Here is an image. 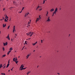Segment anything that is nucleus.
Wrapping results in <instances>:
<instances>
[{
  "label": "nucleus",
  "instance_id": "nucleus-38",
  "mask_svg": "<svg viewBox=\"0 0 75 75\" xmlns=\"http://www.w3.org/2000/svg\"><path fill=\"white\" fill-rule=\"evenodd\" d=\"M10 25H9L8 27V29H9V28H10Z\"/></svg>",
  "mask_w": 75,
  "mask_h": 75
},
{
  "label": "nucleus",
  "instance_id": "nucleus-51",
  "mask_svg": "<svg viewBox=\"0 0 75 75\" xmlns=\"http://www.w3.org/2000/svg\"><path fill=\"white\" fill-rule=\"evenodd\" d=\"M0 20H1V21H2V20H3V19H0Z\"/></svg>",
  "mask_w": 75,
  "mask_h": 75
},
{
  "label": "nucleus",
  "instance_id": "nucleus-13",
  "mask_svg": "<svg viewBox=\"0 0 75 75\" xmlns=\"http://www.w3.org/2000/svg\"><path fill=\"white\" fill-rule=\"evenodd\" d=\"M3 27L4 28V27H6V24H3Z\"/></svg>",
  "mask_w": 75,
  "mask_h": 75
},
{
  "label": "nucleus",
  "instance_id": "nucleus-11",
  "mask_svg": "<svg viewBox=\"0 0 75 75\" xmlns=\"http://www.w3.org/2000/svg\"><path fill=\"white\" fill-rule=\"evenodd\" d=\"M47 13H46V16L47 17H48V11H47Z\"/></svg>",
  "mask_w": 75,
  "mask_h": 75
},
{
  "label": "nucleus",
  "instance_id": "nucleus-52",
  "mask_svg": "<svg viewBox=\"0 0 75 75\" xmlns=\"http://www.w3.org/2000/svg\"><path fill=\"white\" fill-rule=\"evenodd\" d=\"M59 75V73H57Z\"/></svg>",
  "mask_w": 75,
  "mask_h": 75
},
{
  "label": "nucleus",
  "instance_id": "nucleus-1",
  "mask_svg": "<svg viewBox=\"0 0 75 75\" xmlns=\"http://www.w3.org/2000/svg\"><path fill=\"white\" fill-rule=\"evenodd\" d=\"M33 34H34L33 32H32V33L31 32H30L26 33V34L27 35H30V37H31V36L33 35Z\"/></svg>",
  "mask_w": 75,
  "mask_h": 75
},
{
  "label": "nucleus",
  "instance_id": "nucleus-4",
  "mask_svg": "<svg viewBox=\"0 0 75 75\" xmlns=\"http://www.w3.org/2000/svg\"><path fill=\"white\" fill-rule=\"evenodd\" d=\"M39 18H38L35 21V23H37V22H38V21H39Z\"/></svg>",
  "mask_w": 75,
  "mask_h": 75
},
{
  "label": "nucleus",
  "instance_id": "nucleus-23",
  "mask_svg": "<svg viewBox=\"0 0 75 75\" xmlns=\"http://www.w3.org/2000/svg\"><path fill=\"white\" fill-rule=\"evenodd\" d=\"M9 65H10V64H8L7 66L6 67V68H8V67H9Z\"/></svg>",
  "mask_w": 75,
  "mask_h": 75
},
{
  "label": "nucleus",
  "instance_id": "nucleus-55",
  "mask_svg": "<svg viewBox=\"0 0 75 75\" xmlns=\"http://www.w3.org/2000/svg\"><path fill=\"white\" fill-rule=\"evenodd\" d=\"M0 34H1V31H0Z\"/></svg>",
  "mask_w": 75,
  "mask_h": 75
},
{
  "label": "nucleus",
  "instance_id": "nucleus-30",
  "mask_svg": "<svg viewBox=\"0 0 75 75\" xmlns=\"http://www.w3.org/2000/svg\"><path fill=\"white\" fill-rule=\"evenodd\" d=\"M1 74L2 75H6V74H5V73H1Z\"/></svg>",
  "mask_w": 75,
  "mask_h": 75
},
{
  "label": "nucleus",
  "instance_id": "nucleus-18",
  "mask_svg": "<svg viewBox=\"0 0 75 75\" xmlns=\"http://www.w3.org/2000/svg\"><path fill=\"white\" fill-rule=\"evenodd\" d=\"M39 6H38L36 8V10H38V8H39Z\"/></svg>",
  "mask_w": 75,
  "mask_h": 75
},
{
  "label": "nucleus",
  "instance_id": "nucleus-7",
  "mask_svg": "<svg viewBox=\"0 0 75 75\" xmlns=\"http://www.w3.org/2000/svg\"><path fill=\"white\" fill-rule=\"evenodd\" d=\"M19 70L20 71H22V70H23V67H22V66H21L19 68Z\"/></svg>",
  "mask_w": 75,
  "mask_h": 75
},
{
  "label": "nucleus",
  "instance_id": "nucleus-6",
  "mask_svg": "<svg viewBox=\"0 0 75 75\" xmlns=\"http://www.w3.org/2000/svg\"><path fill=\"white\" fill-rule=\"evenodd\" d=\"M3 45L4 46H6V45H7V44H8V43L7 42H6V43H3Z\"/></svg>",
  "mask_w": 75,
  "mask_h": 75
},
{
  "label": "nucleus",
  "instance_id": "nucleus-29",
  "mask_svg": "<svg viewBox=\"0 0 75 75\" xmlns=\"http://www.w3.org/2000/svg\"><path fill=\"white\" fill-rule=\"evenodd\" d=\"M39 19L40 20L41 19V16L40 15H39Z\"/></svg>",
  "mask_w": 75,
  "mask_h": 75
},
{
  "label": "nucleus",
  "instance_id": "nucleus-35",
  "mask_svg": "<svg viewBox=\"0 0 75 75\" xmlns=\"http://www.w3.org/2000/svg\"><path fill=\"white\" fill-rule=\"evenodd\" d=\"M42 8L40 9L39 10V11H41V10H42Z\"/></svg>",
  "mask_w": 75,
  "mask_h": 75
},
{
  "label": "nucleus",
  "instance_id": "nucleus-12",
  "mask_svg": "<svg viewBox=\"0 0 75 75\" xmlns=\"http://www.w3.org/2000/svg\"><path fill=\"white\" fill-rule=\"evenodd\" d=\"M37 43V42H36L35 43H32V45H33V46H34V45H35Z\"/></svg>",
  "mask_w": 75,
  "mask_h": 75
},
{
  "label": "nucleus",
  "instance_id": "nucleus-31",
  "mask_svg": "<svg viewBox=\"0 0 75 75\" xmlns=\"http://www.w3.org/2000/svg\"><path fill=\"white\" fill-rule=\"evenodd\" d=\"M27 42V41H25V44H27V43H26Z\"/></svg>",
  "mask_w": 75,
  "mask_h": 75
},
{
  "label": "nucleus",
  "instance_id": "nucleus-56",
  "mask_svg": "<svg viewBox=\"0 0 75 75\" xmlns=\"http://www.w3.org/2000/svg\"><path fill=\"white\" fill-rule=\"evenodd\" d=\"M8 71V72H10V70H9Z\"/></svg>",
  "mask_w": 75,
  "mask_h": 75
},
{
  "label": "nucleus",
  "instance_id": "nucleus-50",
  "mask_svg": "<svg viewBox=\"0 0 75 75\" xmlns=\"http://www.w3.org/2000/svg\"><path fill=\"white\" fill-rule=\"evenodd\" d=\"M11 41L13 42V39H11Z\"/></svg>",
  "mask_w": 75,
  "mask_h": 75
},
{
  "label": "nucleus",
  "instance_id": "nucleus-36",
  "mask_svg": "<svg viewBox=\"0 0 75 75\" xmlns=\"http://www.w3.org/2000/svg\"><path fill=\"white\" fill-rule=\"evenodd\" d=\"M31 40V38H29L27 39L26 40Z\"/></svg>",
  "mask_w": 75,
  "mask_h": 75
},
{
  "label": "nucleus",
  "instance_id": "nucleus-58",
  "mask_svg": "<svg viewBox=\"0 0 75 75\" xmlns=\"http://www.w3.org/2000/svg\"><path fill=\"white\" fill-rule=\"evenodd\" d=\"M70 35H71L70 34H69V36Z\"/></svg>",
  "mask_w": 75,
  "mask_h": 75
},
{
  "label": "nucleus",
  "instance_id": "nucleus-20",
  "mask_svg": "<svg viewBox=\"0 0 75 75\" xmlns=\"http://www.w3.org/2000/svg\"><path fill=\"white\" fill-rule=\"evenodd\" d=\"M16 59H17V57L13 58V61L14 59V60H15V61H16Z\"/></svg>",
  "mask_w": 75,
  "mask_h": 75
},
{
  "label": "nucleus",
  "instance_id": "nucleus-34",
  "mask_svg": "<svg viewBox=\"0 0 75 75\" xmlns=\"http://www.w3.org/2000/svg\"><path fill=\"white\" fill-rule=\"evenodd\" d=\"M10 52H8V53H7V55H9V54H10Z\"/></svg>",
  "mask_w": 75,
  "mask_h": 75
},
{
  "label": "nucleus",
  "instance_id": "nucleus-22",
  "mask_svg": "<svg viewBox=\"0 0 75 75\" xmlns=\"http://www.w3.org/2000/svg\"><path fill=\"white\" fill-rule=\"evenodd\" d=\"M30 26V25L28 24V25L27 26V27L29 28V27Z\"/></svg>",
  "mask_w": 75,
  "mask_h": 75
},
{
  "label": "nucleus",
  "instance_id": "nucleus-45",
  "mask_svg": "<svg viewBox=\"0 0 75 75\" xmlns=\"http://www.w3.org/2000/svg\"><path fill=\"white\" fill-rule=\"evenodd\" d=\"M4 10H5V8H3V11H4Z\"/></svg>",
  "mask_w": 75,
  "mask_h": 75
},
{
  "label": "nucleus",
  "instance_id": "nucleus-40",
  "mask_svg": "<svg viewBox=\"0 0 75 75\" xmlns=\"http://www.w3.org/2000/svg\"><path fill=\"white\" fill-rule=\"evenodd\" d=\"M11 50H9V51L8 52L10 53V52H11Z\"/></svg>",
  "mask_w": 75,
  "mask_h": 75
},
{
  "label": "nucleus",
  "instance_id": "nucleus-54",
  "mask_svg": "<svg viewBox=\"0 0 75 75\" xmlns=\"http://www.w3.org/2000/svg\"><path fill=\"white\" fill-rule=\"evenodd\" d=\"M6 19L7 20H8V18Z\"/></svg>",
  "mask_w": 75,
  "mask_h": 75
},
{
  "label": "nucleus",
  "instance_id": "nucleus-60",
  "mask_svg": "<svg viewBox=\"0 0 75 75\" xmlns=\"http://www.w3.org/2000/svg\"><path fill=\"white\" fill-rule=\"evenodd\" d=\"M10 20H11V19L9 20V21H10Z\"/></svg>",
  "mask_w": 75,
  "mask_h": 75
},
{
  "label": "nucleus",
  "instance_id": "nucleus-46",
  "mask_svg": "<svg viewBox=\"0 0 75 75\" xmlns=\"http://www.w3.org/2000/svg\"><path fill=\"white\" fill-rule=\"evenodd\" d=\"M29 21H30L29 22H30V23H31V20H30Z\"/></svg>",
  "mask_w": 75,
  "mask_h": 75
},
{
  "label": "nucleus",
  "instance_id": "nucleus-25",
  "mask_svg": "<svg viewBox=\"0 0 75 75\" xmlns=\"http://www.w3.org/2000/svg\"><path fill=\"white\" fill-rule=\"evenodd\" d=\"M23 67H23H24V66L23 65V64H22L21 67Z\"/></svg>",
  "mask_w": 75,
  "mask_h": 75
},
{
  "label": "nucleus",
  "instance_id": "nucleus-17",
  "mask_svg": "<svg viewBox=\"0 0 75 75\" xmlns=\"http://www.w3.org/2000/svg\"><path fill=\"white\" fill-rule=\"evenodd\" d=\"M30 72L31 71H28L27 73V75H28V74H30Z\"/></svg>",
  "mask_w": 75,
  "mask_h": 75
},
{
  "label": "nucleus",
  "instance_id": "nucleus-24",
  "mask_svg": "<svg viewBox=\"0 0 75 75\" xmlns=\"http://www.w3.org/2000/svg\"><path fill=\"white\" fill-rule=\"evenodd\" d=\"M45 0H43V4H45Z\"/></svg>",
  "mask_w": 75,
  "mask_h": 75
},
{
  "label": "nucleus",
  "instance_id": "nucleus-28",
  "mask_svg": "<svg viewBox=\"0 0 75 75\" xmlns=\"http://www.w3.org/2000/svg\"><path fill=\"white\" fill-rule=\"evenodd\" d=\"M31 23V22L29 21L28 23V24L29 25Z\"/></svg>",
  "mask_w": 75,
  "mask_h": 75
},
{
  "label": "nucleus",
  "instance_id": "nucleus-19",
  "mask_svg": "<svg viewBox=\"0 0 75 75\" xmlns=\"http://www.w3.org/2000/svg\"><path fill=\"white\" fill-rule=\"evenodd\" d=\"M5 18L6 19H7V18H8V17L7 16V15H6V16H5Z\"/></svg>",
  "mask_w": 75,
  "mask_h": 75
},
{
  "label": "nucleus",
  "instance_id": "nucleus-26",
  "mask_svg": "<svg viewBox=\"0 0 75 75\" xmlns=\"http://www.w3.org/2000/svg\"><path fill=\"white\" fill-rule=\"evenodd\" d=\"M1 67H2V64H1L0 65V69L1 68Z\"/></svg>",
  "mask_w": 75,
  "mask_h": 75
},
{
  "label": "nucleus",
  "instance_id": "nucleus-62",
  "mask_svg": "<svg viewBox=\"0 0 75 75\" xmlns=\"http://www.w3.org/2000/svg\"><path fill=\"white\" fill-rule=\"evenodd\" d=\"M13 3H14V1H13Z\"/></svg>",
  "mask_w": 75,
  "mask_h": 75
},
{
  "label": "nucleus",
  "instance_id": "nucleus-37",
  "mask_svg": "<svg viewBox=\"0 0 75 75\" xmlns=\"http://www.w3.org/2000/svg\"><path fill=\"white\" fill-rule=\"evenodd\" d=\"M24 47H25V46H24V47H23V48H22V50H23V49H24Z\"/></svg>",
  "mask_w": 75,
  "mask_h": 75
},
{
  "label": "nucleus",
  "instance_id": "nucleus-10",
  "mask_svg": "<svg viewBox=\"0 0 75 75\" xmlns=\"http://www.w3.org/2000/svg\"><path fill=\"white\" fill-rule=\"evenodd\" d=\"M6 38H7L8 40H10V37H9V35H8L7 36Z\"/></svg>",
  "mask_w": 75,
  "mask_h": 75
},
{
  "label": "nucleus",
  "instance_id": "nucleus-3",
  "mask_svg": "<svg viewBox=\"0 0 75 75\" xmlns=\"http://www.w3.org/2000/svg\"><path fill=\"white\" fill-rule=\"evenodd\" d=\"M30 55H31V53L28 54L26 56V59H28Z\"/></svg>",
  "mask_w": 75,
  "mask_h": 75
},
{
  "label": "nucleus",
  "instance_id": "nucleus-64",
  "mask_svg": "<svg viewBox=\"0 0 75 75\" xmlns=\"http://www.w3.org/2000/svg\"><path fill=\"white\" fill-rule=\"evenodd\" d=\"M24 45H25V43H24Z\"/></svg>",
  "mask_w": 75,
  "mask_h": 75
},
{
  "label": "nucleus",
  "instance_id": "nucleus-61",
  "mask_svg": "<svg viewBox=\"0 0 75 75\" xmlns=\"http://www.w3.org/2000/svg\"><path fill=\"white\" fill-rule=\"evenodd\" d=\"M18 57L20 58V56H18Z\"/></svg>",
  "mask_w": 75,
  "mask_h": 75
},
{
  "label": "nucleus",
  "instance_id": "nucleus-41",
  "mask_svg": "<svg viewBox=\"0 0 75 75\" xmlns=\"http://www.w3.org/2000/svg\"><path fill=\"white\" fill-rule=\"evenodd\" d=\"M13 68H14V67H13L12 69H11V71H13Z\"/></svg>",
  "mask_w": 75,
  "mask_h": 75
},
{
  "label": "nucleus",
  "instance_id": "nucleus-2",
  "mask_svg": "<svg viewBox=\"0 0 75 75\" xmlns=\"http://www.w3.org/2000/svg\"><path fill=\"white\" fill-rule=\"evenodd\" d=\"M57 11H58V8H56L54 12L53 13V14L52 16H54V14H56V12H57Z\"/></svg>",
  "mask_w": 75,
  "mask_h": 75
},
{
  "label": "nucleus",
  "instance_id": "nucleus-49",
  "mask_svg": "<svg viewBox=\"0 0 75 75\" xmlns=\"http://www.w3.org/2000/svg\"><path fill=\"white\" fill-rule=\"evenodd\" d=\"M27 13H26V15H25V16L26 17V16H27Z\"/></svg>",
  "mask_w": 75,
  "mask_h": 75
},
{
  "label": "nucleus",
  "instance_id": "nucleus-57",
  "mask_svg": "<svg viewBox=\"0 0 75 75\" xmlns=\"http://www.w3.org/2000/svg\"><path fill=\"white\" fill-rule=\"evenodd\" d=\"M35 50H34L33 51V52H35Z\"/></svg>",
  "mask_w": 75,
  "mask_h": 75
},
{
  "label": "nucleus",
  "instance_id": "nucleus-47",
  "mask_svg": "<svg viewBox=\"0 0 75 75\" xmlns=\"http://www.w3.org/2000/svg\"><path fill=\"white\" fill-rule=\"evenodd\" d=\"M39 8H40V7H41V8H42V7H41V6H39Z\"/></svg>",
  "mask_w": 75,
  "mask_h": 75
},
{
  "label": "nucleus",
  "instance_id": "nucleus-21",
  "mask_svg": "<svg viewBox=\"0 0 75 75\" xmlns=\"http://www.w3.org/2000/svg\"><path fill=\"white\" fill-rule=\"evenodd\" d=\"M4 21L5 22H8V21L6 19V18H5Z\"/></svg>",
  "mask_w": 75,
  "mask_h": 75
},
{
  "label": "nucleus",
  "instance_id": "nucleus-39",
  "mask_svg": "<svg viewBox=\"0 0 75 75\" xmlns=\"http://www.w3.org/2000/svg\"><path fill=\"white\" fill-rule=\"evenodd\" d=\"M29 14V13L28 12L27 14L26 13V16H28V14Z\"/></svg>",
  "mask_w": 75,
  "mask_h": 75
},
{
  "label": "nucleus",
  "instance_id": "nucleus-9",
  "mask_svg": "<svg viewBox=\"0 0 75 75\" xmlns=\"http://www.w3.org/2000/svg\"><path fill=\"white\" fill-rule=\"evenodd\" d=\"M51 21V20L50 18V16H49L48 18L47 19V21L50 22Z\"/></svg>",
  "mask_w": 75,
  "mask_h": 75
},
{
  "label": "nucleus",
  "instance_id": "nucleus-63",
  "mask_svg": "<svg viewBox=\"0 0 75 75\" xmlns=\"http://www.w3.org/2000/svg\"><path fill=\"white\" fill-rule=\"evenodd\" d=\"M16 52V51H15V52Z\"/></svg>",
  "mask_w": 75,
  "mask_h": 75
},
{
  "label": "nucleus",
  "instance_id": "nucleus-42",
  "mask_svg": "<svg viewBox=\"0 0 75 75\" xmlns=\"http://www.w3.org/2000/svg\"><path fill=\"white\" fill-rule=\"evenodd\" d=\"M42 41H43L42 40H41V43H42Z\"/></svg>",
  "mask_w": 75,
  "mask_h": 75
},
{
  "label": "nucleus",
  "instance_id": "nucleus-14",
  "mask_svg": "<svg viewBox=\"0 0 75 75\" xmlns=\"http://www.w3.org/2000/svg\"><path fill=\"white\" fill-rule=\"evenodd\" d=\"M54 11V9H51L50 10V11L51 12H52V11Z\"/></svg>",
  "mask_w": 75,
  "mask_h": 75
},
{
  "label": "nucleus",
  "instance_id": "nucleus-53",
  "mask_svg": "<svg viewBox=\"0 0 75 75\" xmlns=\"http://www.w3.org/2000/svg\"><path fill=\"white\" fill-rule=\"evenodd\" d=\"M16 36H17V34H16Z\"/></svg>",
  "mask_w": 75,
  "mask_h": 75
},
{
  "label": "nucleus",
  "instance_id": "nucleus-33",
  "mask_svg": "<svg viewBox=\"0 0 75 75\" xmlns=\"http://www.w3.org/2000/svg\"><path fill=\"white\" fill-rule=\"evenodd\" d=\"M8 64H10V60H8Z\"/></svg>",
  "mask_w": 75,
  "mask_h": 75
},
{
  "label": "nucleus",
  "instance_id": "nucleus-15",
  "mask_svg": "<svg viewBox=\"0 0 75 75\" xmlns=\"http://www.w3.org/2000/svg\"><path fill=\"white\" fill-rule=\"evenodd\" d=\"M6 54H4V55H3L2 57H1L2 58H4V57H6Z\"/></svg>",
  "mask_w": 75,
  "mask_h": 75
},
{
  "label": "nucleus",
  "instance_id": "nucleus-59",
  "mask_svg": "<svg viewBox=\"0 0 75 75\" xmlns=\"http://www.w3.org/2000/svg\"><path fill=\"white\" fill-rule=\"evenodd\" d=\"M4 17H3V19H4Z\"/></svg>",
  "mask_w": 75,
  "mask_h": 75
},
{
  "label": "nucleus",
  "instance_id": "nucleus-44",
  "mask_svg": "<svg viewBox=\"0 0 75 75\" xmlns=\"http://www.w3.org/2000/svg\"><path fill=\"white\" fill-rule=\"evenodd\" d=\"M21 12H22V11H21L20 12H18V13H21Z\"/></svg>",
  "mask_w": 75,
  "mask_h": 75
},
{
  "label": "nucleus",
  "instance_id": "nucleus-5",
  "mask_svg": "<svg viewBox=\"0 0 75 75\" xmlns=\"http://www.w3.org/2000/svg\"><path fill=\"white\" fill-rule=\"evenodd\" d=\"M14 31L15 32H16V29L15 26H14L13 27V33H14Z\"/></svg>",
  "mask_w": 75,
  "mask_h": 75
},
{
  "label": "nucleus",
  "instance_id": "nucleus-48",
  "mask_svg": "<svg viewBox=\"0 0 75 75\" xmlns=\"http://www.w3.org/2000/svg\"><path fill=\"white\" fill-rule=\"evenodd\" d=\"M4 68H6V66H4V67H3V69H4Z\"/></svg>",
  "mask_w": 75,
  "mask_h": 75
},
{
  "label": "nucleus",
  "instance_id": "nucleus-16",
  "mask_svg": "<svg viewBox=\"0 0 75 75\" xmlns=\"http://www.w3.org/2000/svg\"><path fill=\"white\" fill-rule=\"evenodd\" d=\"M9 50L10 51H11V50H13V48H12V47H11L10 49H9Z\"/></svg>",
  "mask_w": 75,
  "mask_h": 75
},
{
  "label": "nucleus",
  "instance_id": "nucleus-27",
  "mask_svg": "<svg viewBox=\"0 0 75 75\" xmlns=\"http://www.w3.org/2000/svg\"><path fill=\"white\" fill-rule=\"evenodd\" d=\"M3 50L4 51L5 50V49H4V47H3Z\"/></svg>",
  "mask_w": 75,
  "mask_h": 75
},
{
  "label": "nucleus",
  "instance_id": "nucleus-32",
  "mask_svg": "<svg viewBox=\"0 0 75 75\" xmlns=\"http://www.w3.org/2000/svg\"><path fill=\"white\" fill-rule=\"evenodd\" d=\"M24 9V7H23L21 11H23V10Z\"/></svg>",
  "mask_w": 75,
  "mask_h": 75
},
{
  "label": "nucleus",
  "instance_id": "nucleus-8",
  "mask_svg": "<svg viewBox=\"0 0 75 75\" xmlns=\"http://www.w3.org/2000/svg\"><path fill=\"white\" fill-rule=\"evenodd\" d=\"M17 61V59H16V60H14V59H13V61H14V62H15L16 64H17V63H18V61Z\"/></svg>",
  "mask_w": 75,
  "mask_h": 75
},
{
  "label": "nucleus",
  "instance_id": "nucleus-43",
  "mask_svg": "<svg viewBox=\"0 0 75 75\" xmlns=\"http://www.w3.org/2000/svg\"><path fill=\"white\" fill-rule=\"evenodd\" d=\"M26 69V68H23V69Z\"/></svg>",
  "mask_w": 75,
  "mask_h": 75
}]
</instances>
